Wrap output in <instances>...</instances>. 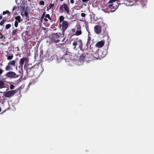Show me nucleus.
<instances>
[{
	"instance_id": "nucleus-1",
	"label": "nucleus",
	"mask_w": 154,
	"mask_h": 154,
	"mask_svg": "<svg viewBox=\"0 0 154 154\" xmlns=\"http://www.w3.org/2000/svg\"><path fill=\"white\" fill-rule=\"evenodd\" d=\"M117 0H110L107 4V11L106 13L114 12L118 8L119 5L118 2L116 1Z\"/></svg>"
},
{
	"instance_id": "nucleus-2",
	"label": "nucleus",
	"mask_w": 154,
	"mask_h": 154,
	"mask_svg": "<svg viewBox=\"0 0 154 154\" xmlns=\"http://www.w3.org/2000/svg\"><path fill=\"white\" fill-rule=\"evenodd\" d=\"M82 41L81 40L75 41L72 44L73 48L75 50L79 48L81 49L82 48Z\"/></svg>"
},
{
	"instance_id": "nucleus-3",
	"label": "nucleus",
	"mask_w": 154,
	"mask_h": 154,
	"mask_svg": "<svg viewBox=\"0 0 154 154\" xmlns=\"http://www.w3.org/2000/svg\"><path fill=\"white\" fill-rule=\"evenodd\" d=\"M29 63V59L27 57H24L21 58L19 61V64L20 66H19V68H20L21 71H23V66L24 64H27Z\"/></svg>"
},
{
	"instance_id": "nucleus-4",
	"label": "nucleus",
	"mask_w": 154,
	"mask_h": 154,
	"mask_svg": "<svg viewBox=\"0 0 154 154\" xmlns=\"http://www.w3.org/2000/svg\"><path fill=\"white\" fill-rule=\"evenodd\" d=\"M68 23L67 21H63L61 24H60V26L62 27V30L63 35L64 34L65 31L67 29L68 26Z\"/></svg>"
},
{
	"instance_id": "nucleus-5",
	"label": "nucleus",
	"mask_w": 154,
	"mask_h": 154,
	"mask_svg": "<svg viewBox=\"0 0 154 154\" xmlns=\"http://www.w3.org/2000/svg\"><path fill=\"white\" fill-rule=\"evenodd\" d=\"M5 76L8 78L12 79L18 77V75H17L15 72L12 71H10L7 72L5 75Z\"/></svg>"
},
{
	"instance_id": "nucleus-6",
	"label": "nucleus",
	"mask_w": 154,
	"mask_h": 154,
	"mask_svg": "<svg viewBox=\"0 0 154 154\" xmlns=\"http://www.w3.org/2000/svg\"><path fill=\"white\" fill-rule=\"evenodd\" d=\"M16 92V91L15 90L5 92L4 94V95L5 97H10L13 96Z\"/></svg>"
},
{
	"instance_id": "nucleus-7",
	"label": "nucleus",
	"mask_w": 154,
	"mask_h": 154,
	"mask_svg": "<svg viewBox=\"0 0 154 154\" xmlns=\"http://www.w3.org/2000/svg\"><path fill=\"white\" fill-rule=\"evenodd\" d=\"M60 35L59 34L56 33L55 34H54L52 35V40L56 43L60 41L59 38Z\"/></svg>"
},
{
	"instance_id": "nucleus-8",
	"label": "nucleus",
	"mask_w": 154,
	"mask_h": 154,
	"mask_svg": "<svg viewBox=\"0 0 154 154\" xmlns=\"http://www.w3.org/2000/svg\"><path fill=\"white\" fill-rule=\"evenodd\" d=\"M8 82L6 81L0 80V88H8L9 85L8 84Z\"/></svg>"
},
{
	"instance_id": "nucleus-9",
	"label": "nucleus",
	"mask_w": 154,
	"mask_h": 154,
	"mask_svg": "<svg viewBox=\"0 0 154 154\" xmlns=\"http://www.w3.org/2000/svg\"><path fill=\"white\" fill-rule=\"evenodd\" d=\"M140 2V0L136 1V0H133L132 1H129L128 3L126 4L127 6H132L133 5H139V4L138 3Z\"/></svg>"
},
{
	"instance_id": "nucleus-10",
	"label": "nucleus",
	"mask_w": 154,
	"mask_h": 154,
	"mask_svg": "<svg viewBox=\"0 0 154 154\" xmlns=\"http://www.w3.org/2000/svg\"><path fill=\"white\" fill-rule=\"evenodd\" d=\"M101 26L100 25H97L94 27V31L97 34L100 33L101 32Z\"/></svg>"
},
{
	"instance_id": "nucleus-11",
	"label": "nucleus",
	"mask_w": 154,
	"mask_h": 154,
	"mask_svg": "<svg viewBox=\"0 0 154 154\" xmlns=\"http://www.w3.org/2000/svg\"><path fill=\"white\" fill-rule=\"evenodd\" d=\"M76 31L75 35H79L82 34V32L81 30V27L79 25L76 26Z\"/></svg>"
},
{
	"instance_id": "nucleus-12",
	"label": "nucleus",
	"mask_w": 154,
	"mask_h": 154,
	"mask_svg": "<svg viewBox=\"0 0 154 154\" xmlns=\"http://www.w3.org/2000/svg\"><path fill=\"white\" fill-rule=\"evenodd\" d=\"M72 56L69 54H66L64 57L65 61L66 62H69L70 60H72Z\"/></svg>"
},
{
	"instance_id": "nucleus-13",
	"label": "nucleus",
	"mask_w": 154,
	"mask_h": 154,
	"mask_svg": "<svg viewBox=\"0 0 154 154\" xmlns=\"http://www.w3.org/2000/svg\"><path fill=\"white\" fill-rule=\"evenodd\" d=\"M104 42L103 41H101L97 42L95 45L96 47L98 48L102 47L104 45Z\"/></svg>"
},
{
	"instance_id": "nucleus-14",
	"label": "nucleus",
	"mask_w": 154,
	"mask_h": 154,
	"mask_svg": "<svg viewBox=\"0 0 154 154\" xmlns=\"http://www.w3.org/2000/svg\"><path fill=\"white\" fill-rule=\"evenodd\" d=\"M63 6L65 11L68 14H69V10L68 6L66 4H63Z\"/></svg>"
},
{
	"instance_id": "nucleus-15",
	"label": "nucleus",
	"mask_w": 154,
	"mask_h": 154,
	"mask_svg": "<svg viewBox=\"0 0 154 154\" xmlns=\"http://www.w3.org/2000/svg\"><path fill=\"white\" fill-rule=\"evenodd\" d=\"M8 63H9V64L11 65L12 66L14 67L16 66V60H10L8 62Z\"/></svg>"
},
{
	"instance_id": "nucleus-16",
	"label": "nucleus",
	"mask_w": 154,
	"mask_h": 154,
	"mask_svg": "<svg viewBox=\"0 0 154 154\" xmlns=\"http://www.w3.org/2000/svg\"><path fill=\"white\" fill-rule=\"evenodd\" d=\"M12 66L9 64V63H8L7 65L5 67V70L7 71L11 70L12 69Z\"/></svg>"
},
{
	"instance_id": "nucleus-17",
	"label": "nucleus",
	"mask_w": 154,
	"mask_h": 154,
	"mask_svg": "<svg viewBox=\"0 0 154 154\" xmlns=\"http://www.w3.org/2000/svg\"><path fill=\"white\" fill-rule=\"evenodd\" d=\"M6 57H7V59L8 60H12L13 57V54H11L10 55H7Z\"/></svg>"
},
{
	"instance_id": "nucleus-18",
	"label": "nucleus",
	"mask_w": 154,
	"mask_h": 154,
	"mask_svg": "<svg viewBox=\"0 0 154 154\" xmlns=\"http://www.w3.org/2000/svg\"><path fill=\"white\" fill-rule=\"evenodd\" d=\"M86 57L84 55H82L79 58V60L81 62H82L85 60H86Z\"/></svg>"
},
{
	"instance_id": "nucleus-19",
	"label": "nucleus",
	"mask_w": 154,
	"mask_h": 154,
	"mask_svg": "<svg viewBox=\"0 0 154 154\" xmlns=\"http://www.w3.org/2000/svg\"><path fill=\"white\" fill-rule=\"evenodd\" d=\"M64 20V17L62 16H61L59 17V23L60 24Z\"/></svg>"
},
{
	"instance_id": "nucleus-20",
	"label": "nucleus",
	"mask_w": 154,
	"mask_h": 154,
	"mask_svg": "<svg viewBox=\"0 0 154 154\" xmlns=\"http://www.w3.org/2000/svg\"><path fill=\"white\" fill-rule=\"evenodd\" d=\"M15 18L16 20V21H17L19 23L21 22V17L20 16H16Z\"/></svg>"
},
{
	"instance_id": "nucleus-21",
	"label": "nucleus",
	"mask_w": 154,
	"mask_h": 154,
	"mask_svg": "<svg viewBox=\"0 0 154 154\" xmlns=\"http://www.w3.org/2000/svg\"><path fill=\"white\" fill-rule=\"evenodd\" d=\"M39 3L40 5H45V2L43 0L40 1Z\"/></svg>"
},
{
	"instance_id": "nucleus-22",
	"label": "nucleus",
	"mask_w": 154,
	"mask_h": 154,
	"mask_svg": "<svg viewBox=\"0 0 154 154\" xmlns=\"http://www.w3.org/2000/svg\"><path fill=\"white\" fill-rule=\"evenodd\" d=\"M45 17L46 18H48L50 20H51V19L50 17V16L49 14H47L45 15Z\"/></svg>"
},
{
	"instance_id": "nucleus-23",
	"label": "nucleus",
	"mask_w": 154,
	"mask_h": 154,
	"mask_svg": "<svg viewBox=\"0 0 154 154\" xmlns=\"http://www.w3.org/2000/svg\"><path fill=\"white\" fill-rule=\"evenodd\" d=\"M18 30L17 29H15L12 32L13 35H15L16 34Z\"/></svg>"
},
{
	"instance_id": "nucleus-24",
	"label": "nucleus",
	"mask_w": 154,
	"mask_h": 154,
	"mask_svg": "<svg viewBox=\"0 0 154 154\" xmlns=\"http://www.w3.org/2000/svg\"><path fill=\"white\" fill-rule=\"evenodd\" d=\"M11 26V25L10 24H7L5 26V28L6 29H9Z\"/></svg>"
},
{
	"instance_id": "nucleus-25",
	"label": "nucleus",
	"mask_w": 154,
	"mask_h": 154,
	"mask_svg": "<svg viewBox=\"0 0 154 154\" xmlns=\"http://www.w3.org/2000/svg\"><path fill=\"white\" fill-rule=\"evenodd\" d=\"M10 13V12L8 11H3V15L5 14H9Z\"/></svg>"
},
{
	"instance_id": "nucleus-26",
	"label": "nucleus",
	"mask_w": 154,
	"mask_h": 154,
	"mask_svg": "<svg viewBox=\"0 0 154 154\" xmlns=\"http://www.w3.org/2000/svg\"><path fill=\"white\" fill-rule=\"evenodd\" d=\"M30 70H31V69L30 68H26V72L27 73V74H28V73L30 71Z\"/></svg>"
},
{
	"instance_id": "nucleus-27",
	"label": "nucleus",
	"mask_w": 154,
	"mask_h": 154,
	"mask_svg": "<svg viewBox=\"0 0 154 154\" xmlns=\"http://www.w3.org/2000/svg\"><path fill=\"white\" fill-rule=\"evenodd\" d=\"M18 22H17V21H16L15 22L14 26L16 27H17L18 26Z\"/></svg>"
},
{
	"instance_id": "nucleus-28",
	"label": "nucleus",
	"mask_w": 154,
	"mask_h": 154,
	"mask_svg": "<svg viewBox=\"0 0 154 154\" xmlns=\"http://www.w3.org/2000/svg\"><path fill=\"white\" fill-rule=\"evenodd\" d=\"M54 4H50L49 5V9H50L51 8L54 7Z\"/></svg>"
},
{
	"instance_id": "nucleus-29",
	"label": "nucleus",
	"mask_w": 154,
	"mask_h": 154,
	"mask_svg": "<svg viewBox=\"0 0 154 154\" xmlns=\"http://www.w3.org/2000/svg\"><path fill=\"white\" fill-rule=\"evenodd\" d=\"M5 22V21L4 20H2L1 21V22L0 23V25L1 26L3 25V24Z\"/></svg>"
},
{
	"instance_id": "nucleus-30",
	"label": "nucleus",
	"mask_w": 154,
	"mask_h": 154,
	"mask_svg": "<svg viewBox=\"0 0 154 154\" xmlns=\"http://www.w3.org/2000/svg\"><path fill=\"white\" fill-rule=\"evenodd\" d=\"M14 85H11L10 86V88L11 89H13L14 88Z\"/></svg>"
},
{
	"instance_id": "nucleus-31",
	"label": "nucleus",
	"mask_w": 154,
	"mask_h": 154,
	"mask_svg": "<svg viewBox=\"0 0 154 154\" xmlns=\"http://www.w3.org/2000/svg\"><path fill=\"white\" fill-rule=\"evenodd\" d=\"M53 60V58L51 56V57L50 58L48 59V62H49Z\"/></svg>"
},
{
	"instance_id": "nucleus-32",
	"label": "nucleus",
	"mask_w": 154,
	"mask_h": 154,
	"mask_svg": "<svg viewBox=\"0 0 154 154\" xmlns=\"http://www.w3.org/2000/svg\"><path fill=\"white\" fill-rule=\"evenodd\" d=\"M24 14L25 17H27L28 16V13L26 11H25L24 12Z\"/></svg>"
},
{
	"instance_id": "nucleus-33",
	"label": "nucleus",
	"mask_w": 154,
	"mask_h": 154,
	"mask_svg": "<svg viewBox=\"0 0 154 154\" xmlns=\"http://www.w3.org/2000/svg\"><path fill=\"white\" fill-rule=\"evenodd\" d=\"M86 15V14L84 13H82L81 14V16L82 17H85V16Z\"/></svg>"
},
{
	"instance_id": "nucleus-34",
	"label": "nucleus",
	"mask_w": 154,
	"mask_h": 154,
	"mask_svg": "<svg viewBox=\"0 0 154 154\" xmlns=\"http://www.w3.org/2000/svg\"><path fill=\"white\" fill-rule=\"evenodd\" d=\"M3 72V70L0 69V77L1 76V75L2 73Z\"/></svg>"
},
{
	"instance_id": "nucleus-35",
	"label": "nucleus",
	"mask_w": 154,
	"mask_h": 154,
	"mask_svg": "<svg viewBox=\"0 0 154 154\" xmlns=\"http://www.w3.org/2000/svg\"><path fill=\"white\" fill-rule=\"evenodd\" d=\"M26 64H25L24 65V69H26H26L27 68V67H26Z\"/></svg>"
},
{
	"instance_id": "nucleus-36",
	"label": "nucleus",
	"mask_w": 154,
	"mask_h": 154,
	"mask_svg": "<svg viewBox=\"0 0 154 154\" xmlns=\"http://www.w3.org/2000/svg\"><path fill=\"white\" fill-rule=\"evenodd\" d=\"M45 13H44L42 15V18L43 19L44 17V16H45Z\"/></svg>"
},
{
	"instance_id": "nucleus-37",
	"label": "nucleus",
	"mask_w": 154,
	"mask_h": 154,
	"mask_svg": "<svg viewBox=\"0 0 154 154\" xmlns=\"http://www.w3.org/2000/svg\"><path fill=\"white\" fill-rule=\"evenodd\" d=\"M3 38V36L2 34L0 33V38Z\"/></svg>"
},
{
	"instance_id": "nucleus-38",
	"label": "nucleus",
	"mask_w": 154,
	"mask_h": 154,
	"mask_svg": "<svg viewBox=\"0 0 154 154\" xmlns=\"http://www.w3.org/2000/svg\"><path fill=\"white\" fill-rule=\"evenodd\" d=\"M70 2L71 4H73L74 2V0H70Z\"/></svg>"
},
{
	"instance_id": "nucleus-39",
	"label": "nucleus",
	"mask_w": 154,
	"mask_h": 154,
	"mask_svg": "<svg viewBox=\"0 0 154 154\" xmlns=\"http://www.w3.org/2000/svg\"><path fill=\"white\" fill-rule=\"evenodd\" d=\"M44 21L45 22H47L48 21V20L46 18H44Z\"/></svg>"
},
{
	"instance_id": "nucleus-40",
	"label": "nucleus",
	"mask_w": 154,
	"mask_h": 154,
	"mask_svg": "<svg viewBox=\"0 0 154 154\" xmlns=\"http://www.w3.org/2000/svg\"><path fill=\"white\" fill-rule=\"evenodd\" d=\"M72 30L73 32H75V29H72Z\"/></svg>"
},
{
	"instance_id": "nucleus-41",
	"label": "nucleus",
	"mask_w": 154,
	"mask_h": 154,
	"mask_svg": "<svg viewBox=\"0 0 154 154\" xmlns=\"http://www.w3.org/2000/svg\"><path fill=\"white\" fill-rule=\"evenodd\" d=\"M62 7L61 6H60L59 8V9L60 10H61L62 9Z\"/></svg>"
},
{
	"instance_id": "nucleus-42",
	"label": "nucleus",
	"mask_w": 154,
	"mask_h": 154,
	"mask_svg": "<svg viewBox=\"0 0 154 154\" xmlns=\"http://www.w3.org/2000/svg\"><path fill=\"white\" fill-rule=\"evenodd\" d=\"M94 60H97V59H98V58H97V57H94Z\"/></svg>"
},
{
	"instance_id": "nucleus-43",
	"label": "nucleus",
	"mask_w": 154,
	"mask_h": 154,
	"mask_svg": "<svg viewBox=\"0 0 154 154\" xmlns=\"http://www.w3.org/2000/svg\"><path fill=\"white\" fill-rule=\"evenodd\" d=\"M143 4V1H141V2H140V5H142V4Z\"/></svg>"
},
{
	"instance_id": "nucleus-44",
	"label": "nucleus",
	"mask_w": 154,
	"mask_h": 154,
	"mask_svg": "<svg viewBox=\"0 0 154 154\" xmlns=\"http://www.w3.org/2000/svg\"><path fill=\"white\" fill-rule=\"evenodd\" d=\"M15 9V7H14L13 8V10L14 11Z\"/></svg>"
},
{
	"instance_id": "nucleus-45",
	"label": "nucleus",
	"mask_w": 154,
	"mask_h": 154,
	"mask_svg": "<svg viewBox=\"0 0 154 154\" xmlns=\"http://www.w3.org/2000/svg\"><path fill=\"white\" fill-rule=\"evenodd\" d=\"M32 84V82L31 83L30 82V83H29V85H30Z\"/></svg>"
},
{
	"instance_id": "nucleus-46",
	"label": "nucleus",
	"mask_w": 154,
	"mask_h": 154,
	"mask_svg": "<svg viewBox=\"0 0 154 154\" xmlns=\"http://www.w3.org/2000/svg\"><path fill=\"white\" fill-rule=\"evenodd\" d=\"M49 9H50L48 7L47 8V11H48L49 10Z\"/></svg>"
},
{
	"instance_id": "nucleus-47",
	"label": "nucleus",
	"mask_w": 154,
	"mask_h": 154,
	"mask_svg": "<svg viewBox=\"0 0 154 154\" xmlns=\"http://www.w3.org/2000/svg\"><path fill=\"white\" fill-rule=\"evenodd\" d=\"M2 19V16H0V19Z\"/></svg>"
},
{
	"instance_id": "nucleus-48",
	"label": "nucleus",
	"mask_w": 154,
	"mask_h": 154,
	"mask_svg": "<svg viewBox=\"0 0 154 154\" xmlns=\"http://www.w3.org/2000/svg\"><path fill=\"white\" fill-rule=\"evenodd\" d=\"M1 108H0V112H1Z\"/></svg>"
},
{
	"instance_id": "nucleus-49",
	"label": "nucleus",
	"mask_w": 154,
	"mask_h": 154,
	"mask_svg": "<svg viewBox=\"0 0 154 154\" xmlns=\"http://www.w3.org/2000/svg\"><path fill=\"white\" fill-rule=\"evenodd\" d=\"M91 60H92L91 59V60H90V61H91Z\"/></svg>"
},
{
	"instance_id": "nucleus-50",
	"label": "nucleus",
	"mask_w": 154,
	"mask_h": 154,
	"mask_svg": "<svg viewBox=\"0 0 154 154\" xmlns=\"http://www.w3.org/2000/svg\"><path fill=\"white\" fill-rule=\"evenodd\" d=\"M30 1V0H28V1Z\"/></svg>"
},
{
	"instance_id": "nucleus-51",
	"label": "nucleus",
	"mask_w": 154,
	"mask_h": 154,
	"mask_svg": "<svg viewBox=\"0 0 154 154\" xmlns=\"http://www.w3.org/2000/svg\"><path fill=\"white\" fill-rule=\"evenodd\" d=\"M17 69V67H16V69Z\"/></svg>"
},
{
	"instance_id": "nucleus-52",
	"label": "nucleus",
	"mask_w": 154,
	"mask_h": 154,
	"mask_svg": "<svg viewBox=\"0 0 154 154\" xmlns=\"http://www.w3.org/2000/svg\"><path fill=\"white\" fill-rule=\"evenodd\" d=\"M2 31V30H0V32L1 31Z\"/></svg>"
},
{
	"instance_id": "nucleus-53",
	"label": "nucleus",
	"mask_w": 154,
	"mask_h": 154,
	"mask_svg": "<svg viewBox=\"0 0 154 154\" xmlns=\"http://www.w3.org/2000/svg\"><path fill=\"white\" fill-rule=\"evenodd\" d=\"M61 1H63L64 0H61Z\"/></svg>"
},
{
	"instance_id": "nucleus-54",
	"label": "nucleus",
	"mask_w": 154,
	"mask_h": 154,
	"mask_svg": "<svg viewBox=\"0 0 154 154\" xmlns=\"http://www.w3.org/2000/svg\"><path fill=\"white\" fill-rule=\"evenodd\" d=\"M79 1H80V0H79Z\"/></svg>"
}]
</instances>
